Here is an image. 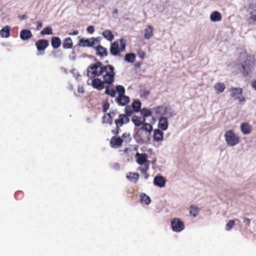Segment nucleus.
Returning <instances> with one entry per match:
<instances>
[{"mask_svg": "<svg viewBox=\"0 0 256 256\" xmlns=\"http://www.w3.org/2000/svg\"><path fill=\"white\" fill-rule=\"evenodd\" d=\"M199 212V208L198 206L192 205L190 206V214L192 216L196 217Z\"/></svg>", "mask_w": 256, "mask_h": 256, "instance_id": "obj_33", "label": "nucleus"}, {"mask_svg": "<svg viewBox=\"0 0 256 256\" xmlns=\"http://www.w3.org/2000/svg\"><path fill=\"white\" fill-rule=\"evenodd\" d=\"M61 44V40L58 37H54L52 39V45L54 48H58Z\"/></svg>", "mask_w": 256, "mask_h": 256, "instance_id": "obj_32", "label": "nucleus"}, {"mask_svg": "<svg viewBox=\"0 0 256 256\" xmlns=\"http://www.w3.org/2000/svg\"><path fill=\"white\" fill-rule=\"evenodd\" d=\"M142 104L138 100H134L132 104L133 110L136 112H138L140 109Z\"/></svg>", "mask_w": 256, "mask_h": 256, "instance_id": "obj_31", "label": "nucleus"}, {"mask_svg": "<svg viewBox=\"0 0 256 256\" xmlns=\"http://www.w3.org/2000/svg\"><path fill=\"white\" fill-rule=\"evenodd\" d=\"M42 27V23L40 21L37 22V30H39Z\"/></svg>", "mask_w": 256, "mask_h": 256, "instance_id": "obj_50", "label": "nucleus"}, {"mask_svg": "<svg viewBox=\"0 0 256 256\" xmlns=\"http://www.w3.org/2000/svg\"><path fill=\"white\" fill-rule=\"evenodd\" d=\"M103 122L106 124H112V117L109 114H106L104 115L102 118Z\"/></svg>", "mask_w": 256, "mask_h": 256, "instance_id": "obj_37", "label": "nucleus"}, {"mask_svg": "<svg viewBox=\"0 0 256 256\" xmlns=\"http://www.w3.org/2000/svg\"><path fill=\"white\" fill-rule=\"evenodd\" d=\"M36 45L38 50L40 52V51H44L48 47V41L46 40H40L36 42Z\"/></svg>", "mask_w": 256, "mask_h": 256, "instance_id": "obj_15", "label": "nucleus"}, {"mask_svg": "<svg viewBox=\"0 0 256 256\" xmlns=\"http://www.w3.org/2000/svg\"><path fill=\"white\" fill-rule=\"evenodd\" d=\"M132 121L136 126H139L146 122V118L134 116L132 118Z\"/></svg>", "mask_w": 256, "mask_h": 256, "instance_id": "obj_25", "label": "nucleus"}, {"mask_svg": "<svg viewBox=\"0 0 256 256\" xmlns=\"http://www.w3.org/2000/svg\"><path fill=\"white\" fill-rule=\"evenodd\" d=\"M140 198L142 202H144L146 204H149L151 202L150 197L145 194L142 193L140 195Z\"/></svg>", "mask_w": 256, "mask_h": 256, "instance_id": "obj_34", "label": "nucleus"}, {"mask_svg": "<svg viewBox=\"0 0 256 256\" xmlns=\"http://www.w3.org/2000/svg\"><path fill=\"white\" fill-rule=\"evenodd\" d=\"M126 178L133 182H136L139 178V175L137 173L130 172L126 175Z\"/></svg>", "mask_w": 256, "mask_h": 256, "instance_id": "obj_30", "label": "nucleus"}, {"mask_svg": "<svg viewBox=\"0 0 256 256\" xmlns=\"http://www.w3.org/2000/svg\"><path fill=\"white\" fill-rule=\"evenodd\" d=\"M126 112L130 116L132 114V112L130 110V108H129V107L126 108Z\"/></svg>", "mask_w": 256, "mask_h": 256, "instance_id": "obj_51", "label": "nucleus"}, {"mask_svg": "<svg viewBox=\"0 0 256 256\" xmlns=\"http://www.w3.org/2000/svg\"><path fill=\"white\" fill-rule=\"evenodd\" d=\"M122 140L120 138L112 137L110 142L111 146L116 148L120 146L122 143Z\"/></svg>", "mask_w": 256, "mask_h": 256, "instance_id": "obj_24", "label": "nucleus"}, {"mask_svg": "<svg viewBox=\"0 0 256 256\" xmlns=\"http://www.w3.org/2000/svg\"><path fill=\"white\" fill-rule=\"evenodd\" d=\"M234 70L237 73H242L244 76H247L250 72L247 64L238 63L236 64L234 66Z\"/></svg>", "mask_w": 256, "mask_h": 256, "instance_id": "obj_10", "label": "nucleus"}, {"mask_svg": "<svg viewBox=\"0 0 256 256\" xmlns=\"http://www.w3.org/2000/svg\"><path fill=\"white\" fill-rule=\"evenodd\" d=\"M251 86L253 89L256 90V79L254 80L251 82Z\"/></svg>", "mask_w": 256, "mask_h": 256, "instance_id": "obj_48", "label": "nucleus"}, {"mask_svg": "<svg viewBox=\"0 0 256 256\" xmlns=\"http://www.w3.org/2000/svg\"><path fill=\"white\" fill-rule=\"evenodd\" d=\"M96 50V54L100 57H104L107 56L108 51L106 49L100 45V42L98 40V44L93 46Z\"/></svg>", "mask_w": 256, "mask_h": 256, "instance_id": "obj_12", "label": "nucleus"}, {"mask_svg": "<svg viewBox=\"0 0 256 256\" xmlns=\"http://www.w3.org/2000/svg\"><path fill=\"white\" fill-rule=\"evenodd\" d=\"M240 129L244 135L249 134L252 130V126L248 122H242L240 124Z\"/></svg>", "mask_w": 256, "mask_h": 256, "instance_id": "obj_16", "label": "nucleus"}, {"mask_svg": "<svg viewBox=\"0 0 256 256\" xmlns=\"http://www.w3.org/2000/svg\"><path fill=\"white\" fill-rule=\"evenodd\" d=\"M214 88L216 94H220L224 92L226 89V86L222 82H218L214 84Z\"/></svg>", "mask_w": 256, "mask_h": 256, "instance_id": "obj_22", "label": "nucleus"}, {"mask_svg": "<svg viewBox=\"0 0 256 256\" xmlns=\"http://www.w3.org/2000/svg\"><path fill=\"white\" fill-rule=\"evenodd\" d=\"M78 92L79 93H83L84 92V90L82 87H78Z\"/></svg>", "mask_w": 256, "mask_h": 256, "instance_id": "obj_53", "label": "nucleus"}, {"mask_svg": "<svg viewBox=\"0 0 256 256\" xmlns=\"http://www.w3.org/2000/svg\"><path fill=\"white\" fill-rule=\"evenodd\" d=\"M110 52L114 56L120 53V48L118 41H115L112 44L110 49Z\"/></svg>", "mask_w": 256, "mask_h": 256, "instance_id": "obj_21", "label": "nucleus"}, {"mask_svg": "<svg viewBox=\"0 0 256 256\" xmlns=\"http://www.w3.org/2000/svg\"><path fill=\"white\" fill-rule=\"evenodd\" d=\"M152 130V126L148 123H145L139 129H138V134H140L142 132H145V134L148 136Z\"/></svg>", "mask_w": 256, "mask_h": 256, "instance_id": "obj_13", "label": "nucleus"}, {"mask_svg": "<svg viewBox=\"0 0 256 256\" xmlns=\"http://www.w3.org/2000/svg\"><path fill=\"white\" fill-rule=\"evenodd\" d=\"M104 81H102L98 78H90L87 80V84L88 85L92 86L94 88H95L98 90H102L104 88Z\"/></svg>", "mask_w": 256, "mask_h": 256, "instance_id": "obj_8", "label": "nucleus"}, {"mask_svg": "<svg viewBox=\"0 0 256 256\" xmlns=\"http://www.w3.org/2000/svg\"><path fill=\"white\" fill-rule=\"evenodd\" d=\"M10 27L6 26L0 30V37L2 38H8L10 36Z\"/></svg>", "mask_w": 256, "mask_h": 256, "instance_id": "obj_20", "label": "nucleus"}, {"mask_svg": "<svg viewBox=\"0 0 256 256\" xmlns=\"http://www.w3.org/2000/svg\"><path fill=\"white\" fill-rule=\"evenodd\" d=\"M110 104L108 102H105L103 106V110L104 112H106L109 108Z\"/></svg>", "mask_w": 256, "mask_h": 256, "instance_id": "obj_47", "label": "nucleus"}, {"mask_svg": "<svg viewBox=\"0 0 256 256\" xmlns=\"http://www.w3.org/2000/svg\"><path fill=\"white\" fill-rule=\"evenodd\" d=\"M166 179L162 176H156L154 180V184L160 188H163L166 184Z\"/></svg>", "mask_w": 256, "mask_h": 256, "instance_id": "obj_17", "label": "nucleus"}, {"mask_svg": "<svg viewBox=\"0 0 256 256\" xmlns=\"http://www.w3.org/2000/svg\"><path fill=\"white\" fill-rule=\"evenodd\" d=\"M154 27L150 24H148L144 30V37L146 40L152 38L154 35Z\"/></svg>", "mask_w": 256, "mask_h": 256, "instance_id": "obj_11", "label": "nucleus"}, {"mask_svg": "<svg viewBox=\"0 0 256 256\" xmlns=\"http://www.w3.org/2000/svg\"><path fill=\"white\" fill-rule=\"evenodd\" d=\"M230 96L234 98V100L238 101L240 103H244L246 102V98L242 95L243 90L240 88H232L229 89Z\"/></svg>", "mask_w": 256, "mask_h": 256, "instance_id": "obj_5", "label": "nucleus"}, {"mask_svg": "<svg viewBox=\"0 0 256 256\" xmlns=\"http://www.w3.org/2000/svg\"><path fill=\"white\" fill-rule=\"evenodd\" d=\"M224 136L226 145L230 147L236 146L240 142V136L232 130H226Z\"/></svg>", "mask_w": 256, "mask_h": 256, "instance_id": "obj_3", "label": "nucleus"}, {"mask_svg": "<svg viewBox=\"0 0 256 256\" xmlns=\"http://www.w3.org/2000/svg\"><path fill=\"white\" fill-rule=\"evenodd\" d=\"M234 221L233 220H230L226 225V230H230L234 226Z\"/></svg>", "mask_w": 256, "mask_h": 256, "instance_id": "obj_44", "label": "nucleus"}, {"mask_svg": "<svg viewBox=\"0 0 256 256\" xmlns=\"http://www.w3.org/2000/svg\"><path fill=\"white\" fill-rule=\"evenodd\" d=\"M125 60L129 62H133L136 60V55L134 54H128L125 56Z\"/></svg>", "mask_w": 256, "mask_h": 256, "instance_id": "obj_35", "label": "nucleus"}, {"mask_svg": "<svg viewBox=\"0 0 256 256\" xmlns=\"http://www.w3.org/2000/svg\"><path fill=\"white\" fill-rule=\"evenodd\" d=\"M138 54L140 57L141 58H142L143 59L144 58L145 54L143 51L139 50L138 52Z\"/></svg>", "mask_w": 256, "mask_h": 256, "instance_id": "obj_49", "label": "nucleus"}, {"mask_svg": "<svg viewBox=\"0 0 256 256\" xmlns=\"http://www.w3.org/2000/svg\"><path fill=\"white\" fill-rule=\"evenodd\" d=\"M164 139V132L160 129L154 131V140L156 142H162Z\"/></svg>", "mask_w": 256, "mask_h": 256, "instance_id": "obj_18", "label": "nucleus"}, {"mask_svg": "<svg viewBox=\"0 0 256 256\" xmlns=\"http://www.w3.org/2000/svg\"><path fill=\"white\" fill-rule=\"evenodd\" d=\"M41 34L42 35L44 34H52V28L50 27H46L44 29L42 30L41 31Z\"/></svg>", "mask_w": 256, "mask_h": 256, "instance_id": "obj_40", "label": "nucleus"}, {"mask_svg": "<svg viewBox=\"0 0 256 256\" xmlns=\"http://www.w3.org/2000/svg\"><path fill=\"white\" fill-rule=\"evenodd\" d=\"M104 64L100 62H97L90 64L87 68V75L89 78L100 76L102 74Z\"/></svg>", "mask_w": 256, "mask_h": 256, "instance_id": "obj_2", "label": "nucleus"}, {"mask_svg": "<svg viewBox=\"0 0 256 256\" xmlns=\"http://www.w3.org/2000/svg\"><path fill=\"white\" fill-rule=\"evenodd\" d=\"M120 51H124L126 49V44L124 42V40L122 38L120 39Z\"/></svg>", "mask_w": 256, "mask_h": 256, "instance_id": "obj_45", "label": "nucleus"}, {"mask_svg": "<svg viewBox=\"0 0 256 256\" xmlns=\"http://www.w3.org/2000/svg\"><path fill=\"white\" fill-rule=\"evenodd\" d=\"M98 44V38H92L87 39L82 38L79 40L78 45L82 47L90 46L93 48V46H96Z\"/></svg>", "mask_w": 256, "mask_h": 256, "instance_id": "obj_7", "label": "nucleus"}, {"mask_svg": "<svg viewBox=\"0 0 256 256\" xmlns=\"http://www.w3.org/2000/svg\"><path fill=\"white\" fill-rule=\"evenodd\" d=\"M32 36L31 32L28 30H23L20 32V38L24 40L30 38Z\"/></svg>", "mask_w": 256, "mask_h": 256, "instance_id": "obj_23", "label": "nucleus"}, {"mask_svg": "<svg viewBox=\"0 0 256 256\" xmlns=\"http://www.w3.org/2000/svg\"><path fill=\"white\" fill-rule=\"evenodd\" d=\"M122 138L126 142H130L132 139L130 134L127 132L124 133L122 134Z\"/></svg>", "mask_w": 256, "mask_h": 256, "instance_id": "obj_42", "label": "nucleus"}, {"mask_svg": "<svg viewBox=\"0 0 256 256\" xmlns=\"http://www.w3.org/2000/svg\"><path fill=\"white\" fill-rule=\"evenodd\" d=\"M145 136H146L145 134V133L143 134V132H142V133H140V134H138V130H136V135H135L136 138H138L142 140H144L145 139Z\"/></svg>", "mask_w": 256, "mask_h": 256, "instance_id": "obj_43", "label": "nucleus"}, {"mask_svg": "<svg viewBox=\"0 0 256 256\" xmlns=\"http://www.w3.org/2000/svg\"><path fill=\"white\" fill-rule=\"evenodd\" d=\"M210 18L212 22H218L221 20L222 16L220 12L214 11L210 14Z\"/></svg>", "mask_w": 256, "mask_h": 256, "instance_id": "obj_19", "label": "nucleus"}, {"mask_svg": "<svg viewBox=\"0 0 256 256\" xmlns=\"http://www.w3.org/2000/svg\"><path fill=\"white\" fill-rule=\"evenodd\" d=\"M136 157V162L139 164H144L142 168H140V170L142 172L146 173L147 170L148 168V165L146 164L147 162L148 155L146 154H140L137 153Z\"/></svg>", "mask_w": 256, "mask_h": 256, "instance_id": "obj_6", "label": "nucleus"}, {"mask_svg": "<svg viewBox=\"0 0 256 256\" xmlns=\"http://www.w3.org/2000/svg\"><path fill=\"white\" fill-rule=\"evenodd\" d=\"M130 121L129 118L125 114L119 115L118 118L115 121L117 127L122 126L124 124H126Z\"/></svg>", "mask_w": 256, "mask_h": 256, "instance_id": "obj_14", "label": "nucleus"}, {"mask_svg": "<svg viewBox=\"0 0 256 256\" xmlns=\"http://www.w3.org/2000/svg\"><path fill=\"white\" fill-rule=\"evenodd\" d=\"M140 94L142 97L146 98L149 96L150 92L148 90L142 88L140 90Z\"/></svg>", "mask_w": 256, "mask_h": 256, "instance_id": "obj_39", "label": "nucleus"}, {"mask_svg": "<svg viewBox=\"0 0 256 256\" xmlns=\"http://www.w3.org/2000/svg\"><path fill=\"white\" fill-rule=\"evenodd\" d=\"M78 34V30H74L72 32H69L68 34L70 35H77Z\"/></svg>", "mask_w": 256, "mask_h": 256, "instance_id": "obj_52", "label": "nucleus"}, {"mask_svg": "<svg viewBox=\"0 0 256 256\" xmlns=\"http://www.w3.org/2000/svg\"><path fill=\"white\" fill-rule=\"evenodd\" d=\"M102 35L108 41L112 42L114 39V36L110 30H104Z\"/></svg>", "mask_w": 256, "mask_h": 256, "instance_id": "obj_27", "label": "nucleus"}, {"mask_svg": "<svg viewBox=\"0 0 256 256\" xmlns=\"http://www.w3.org/2000/svg\"><path fill=\"white\" fill-rule=\"evenodd\" d=\"M152 112L148 108H143L141 110V114L143 118H146V117H148L152 114Z\"/></svg>", "mask_w": 256, "mask_h": 256, "instance_id": "obj_36", "label": "nucleus"}, {"mask_svg": "<svg viewBox=\"0 0 256 256\" xmlns=\"http://www.w3.org/2000/svg\"><path fill=\"white\" fill-rule=\"evenodd\" d=\"M244 222L248 224H249L250 222V220L248 218H245L244 219Z\"/></svg>", "mask_w": 256, "mask_h": 256, "instance_id": "obj_54", "label": "nucleus"}, {"mask_svg": "<svg viewBox=\"0 0 256 256\" xmlns=\"http://www.w3.org/2000/svg\"><path fill=\"white\" fill-rule=\"evenodd\" d=\"M116 90L118 94V96H122L124 94L125 89L122 86L118 85L116 87Z\"/></svg>", "mask_w": 256, "mask_h": 256, "instance_id": "obj_38", "label": "nucleus"}, {"mask_svg": "<svg viewBox=\"0 0 256 256\" xmlns=\"http://www.w3.org/2000/svg\"><path fill=\"white\" fill-rule=\"evenodd\" d=\"M152 112L158 118V128L166 130L168 126V119L174 115L173 110L168 106H158L154 108Z\"/></svg>", "mask_w": 256, "mask_h": 256, "instance_id": "obj_1", "label": "nucleus"}, {"mask_svg": "<svg viewBox=\"0 0 256 256\" xmlns=\"http://www.w3.org/2000/svg\"><path fill=\"white\" fill-rule=\"evenodd\" d=\"M250 18L256 21V2L252 4L249 8Z\"/></svg>", "mask_w": 256, "mask_h": 256, "instance_id": "obj_28", "label": "nucleus"}, {"mask_svg": "<svg viewBox=\"0 0 256 256\" xmlns=\"http://www.w3.org/2000/svg\"><path fill=\"white\" fill-rule=\"evenodd\" d=\"M170 226L173 231L175 232H180L184 228V222L178 218H175L172 220Z\"/></svg>", "mask_w": 256, "mask_h": 256, "instance_id": "obj_9", "label": "nucleus"}, {"mask_svg": "<svg viewBox=\"0 0 256 256\" xmlns=\"http://www.w3.org/2000/svg\"><path fill=\"white\" fill-rule=\"evenodd\" d=\"M86 30L89 33L92 34L94 32V28L92 26H90L87 28Z\"/></svg>", "mask_w": 256, "mask_h": 256, "instance_id": "obj_46", "label": "nucleus"}, {"mask_svg": "<svg viewBox=\"0 0 256 256\" xmlns=\"http://www.w3.org/2000/svg\"><path fill=\"white\" fill-rule=\"evenodd\" d=\"M72 45L73 43L70 38H67L64 40L62 46L64 48H70Z\"/></svg>", "mask_w": 256, "mask_h": 256, "instance_id": "obj_29", "label": "nucleus"}, {"mask_svg": "<svg viewBox=\"0 0 256 256\" xmlns=\"http://www.w3.org/2000/svg\"><path fill=\"white\" fill-rule=\"evenodd\" d=\"M117 100L118 102L122 106L126 105L130 101L129 98L124 94L118 96Z\"/></svg>", "mask_w": 256, "mask_h": 256, "instance_id": "obj_26", "label": "nucleus"}, {"mask_svg": "<svg viewBox=\"0 0 256 256\" xmlns=\"http://www.w3.org/2000/svg\"><path fill=\"white\" fill-rule=\"evenodd\" d=\"M104 70H103L101 76L103 77L104 82L108 84H112L114 81L115 74L114 66L109 64L104 65Z\"/></svg>", "mask_w": 256, "mask_h": 256, "instance_id": "obj_4", "label": "nucleus"}, {"mask_svg": "<svg viewBox=\"0 0 256 256\" xmlns=\"http://www.w3.org/2000/svg\"><path fill=\"white\" fill-rule=\"evenodd\" d=\"M106 93L112 97H114L116 94V91L114 88H106Z\"/></svg>", "mask_w": 256, "mask_h": 256, "instance_id": "obj_41", "label": "nucleus"}]
</instances>
